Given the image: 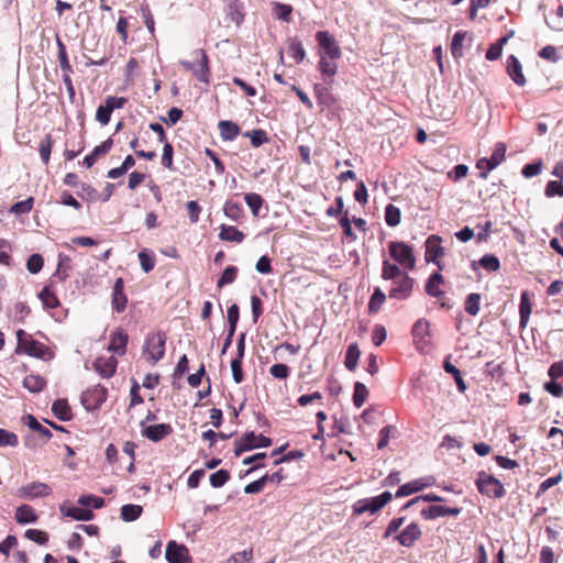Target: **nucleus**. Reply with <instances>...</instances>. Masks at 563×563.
<instances>
[{
	"label": "nucleus",
	"mask_w": 563,
	"mask_h": 563,
	"mask_svg": "<svg viewBox=\"0 0 563 563\" xmlns=\"http://www.w3.org/2000/svg\"><path fill=\"white\" fill-rule=\"evenodd\" d=\"M40 299L43 305L47 309H54L59 306V300L56 295L49 289V287H44L38 294Z\"/></svg>",
	"instance_id": "obj_37"
},
{
	"label": "nucleus",
	"mask_w": 563,
	"mask_h": 563,
	"mask_svg": "<svg viewBox=\"0 0 563 563\" xmlns=\"http://www.w3.org/2000/svg\"><path fill=\"white\" fill-rule=\"evenodd\" d=\"M386 300V295L380 288H375L374 292L368 302V311L371 313H376L380 310L383 303Z\"/></svg>",
	"instance_id": "obj_35"
},
{
	"label": "nucleus",
	"mask_w": 563,
	"mask_h": 563,
	"mask_svg": "<svg viewBox=\"0 0 563 563\" xmlns=\"http://www.w3.org/2000/svg\"><path fill=\"white\" fill-rule=\"evenodd\" d=\"M481 296L478 294H470L465 300V311L471 316H476L479 311Z\"/></svg>",
	"instance_id": "obj_47"
},
{
	"label": "nucleus",
	"mask_w": 563,
	"mask_h": 563,
	"mask_svg": "<svg viewBox=\"0 0 563 563\" xmlns=\"http://www.w3.org/2000/svg\"><path fill=\"white\" fill-rule=\"evenodd\" d=\"M405 274H406V272H402L399 268V266H397L396 264H391L387 260L383 262L382 278L384 280H393V282H395V280H397L398 278H400Z\"/></svg>",
	"instance_id": "obj_27"
},
{
	"label": "nucleus",
	"mask_w": 563,
	"mask_h": 563,
	"mask_svg": "<svg viewBox=\"0 0 563 563\" xmlns=\"http://www.w3.org/2000/svg\"><path fill=\"white\" fill-rule=\"evenodd\" d=\"M60 511L63 515L80 521H88L93 518V512L91 510L80 507L65 508L62 506Z\"/></svg>",
	"instance_id": "obj_23"
},
{
	"label": "nucleus",
	"mask_w": 563,
	"mask_h": 563,
	"mask_svg": "<svg viewBox=\"0 0 563 563\" xmlns=\"http://www.w3.org/2000/svg\"><path fill=\"white\" fill-rule=\"evenodd\" d=\"M129 336L123 331H117L111 334V340L109 344V351L118 353L120 355L125 353V347L128 344Z\"/></svg>",
	"instance_id": "obj_20"
},
{
	"label": "nucleus",
	"mask_w": 563,
	"mask_h": 563,
	"mask_svg": "<svg viewBox=\"0 0 563 563\" xmlns=\"http://www.w3.org/2000/svg\"><path fill=\"white\" fill-rule=\"evenodd\" d=\"M195 59L192 62L189 60H180L179 64L187 70H190L192 75L201 82L209 85L210 82V68H209V59L203 49H196L192 53Z\"/></svg>",
	"instance_id": "obj_1"
},
{
	"label": "nucleus",
	"mask_w": 563,
	"mask_h": 563,
	"mask_svg": "<svg viewBox=\"0 0 563 563\" xmlns=\"http://www.w3.org/2000/svg\"><path fill=\"white\" fill-rule=\"evenodd\" d=\"M107 388L101 385H97L87 391L86 397L93 400L95 408H99L107 400Z\"/></svg>",
	"instance_id": "obj_34"
},
{
	"label": "nucleus",
	"mask_w": 563,
	"mask_h": 563,
	"mask_svg": "<svg viewBox=\"0 0 563 563\" xmlns=\"http://www.w3.org/2000/svg\"><path fill=\"white\" fill-rule=\"evenodd\" d=\"M223 212L228 218L236 221L242 214V207L238 202L227 201L223 206Z\"/></svg>",
	"instance_id": "obj_48"
},
{
	"label": "nucleus",
	"mask_w": 563,
	"mask_h": 563,
	"mask_svg": "<svg viewBox=\"0 0 563 563\" xmlns=\"http://www.w3.org/2000/svg\"><path fill=\"white\" fill-rule=\"evenodd\" d=\"M165 556L168 563H185L189 560L188 549L176 541L167 543Z\"/></svg>",
	"instance_id": "obj_11"
},
{
	"label": "nucleus",
	"mask_w": 563,
	"mask_h": 563,
	"mask_svg": "<svg viewBox=\"0 0 563 563\" xmlns=\"http://www.w3.org/2000/svg\"><path fill=\"white\" fill-rule=\"evenodd\" d=\"M443 367L446 373L453 375L459 391L464 393L466 390V384L461 375V372L449 361L444 362Z\"/></svg>",
	"instance_id": "obj_40"
},
{
	"label": "nucleus",
	"mask_w": 563,
	"mask_h": 563,
	"mask_svg": "<svg viewBox=\"0 0 563 563\" xmlns=\"http://www.w3.org/2000/svg\"><path fill=\"white\" fill-rule=\"evenodd\" d=\"M545 196L547 197H554L560 196L563 197V184L562 181H555L551 180L547 184L545 187Z\"/></svg>",
	"instance_id": "obj_63"
},
{
	"label": "nucleus",
	"mask_w": 563,
	"mask_h": 563,
	"mask_svg": "<svg viewBox=\"0 0 563 563\" xmlns=\"http://www.w3.org/2000/svg\"><path fill=\"white\" fill-rule=\"evenodd\" d=\"M38 151L43 163L47 164L49 162V156L52 152V137L49 134H47L45 139L41 141Z\"/></svg>",
	"instance_id": "obj_56"
},
{
	"label": "nucleus",
	"mask_w": 563,
	"mask_h": 563,
	"mask_svg": "<svg viewBox=\"0 0 563 563\" xmlns=\"http://www.w3.org/2000/svg\"><path fill=\"white\" fill-rule=\"evenodd\" d=\"M476 485L483 495L490 498H501L506 493L500 481L485 472L478 474Z\"/></svg>",
	"instance_id": "obj_6"
},
{
	"label": "nucleus",
	"mask_w": 563,
	"mask_h": 563,
	"mask_svg": "<svg viewBox=\"0 0 563 563\" xmlns=\"http://www.w3.org/2000/svg\"><path fill=\"white\" fill-rule=\"evenodd\" d=\"M426 256L427 261L435 262L437 257L443 255V247L441 246V238L431 235L426 241Z\"/></svg>",
	"instance_id": "obj_19"
},
{
	"label": "nucleus",
	"mask_w": 563,
	"mask_h": 563,
	"mask_svg": "<svg viewBox=\"0 0 563 563\" xmlns=\"http://www.w3.org/2000/svg\"><path fill=\"white\" fill-rule=\"evenodd\" d=\"M19 496L24 499L46 497L52 494V488L42 482H32L23 485L18 490Z\"/></svg>",
	"instance_id": "obj_10"
},
{
	"label": "nucleus",
	"mask_w": 563,
	"mask_h": 563,
	"mask_svg": "<svg viewBox=\"0 0 563 563\" xmlns=\"http://www.w3.org/2000/svg\"><path fill=\"white\" fill-rule=\"evenodd\" d=\"M245 137H250L253 147H258L268 142V137L265 131L254 130L252 132H245Z\"/></svg>",
	"instance_id": "obj_46"
},
{
	"label": "nucleus",
	"mask_w": 563,
	"mask_h": 563,
	"mask_svg": "<svg viewBox=\"0 0 563 563\" xmlns=\"http://www.w3.org/2000/svg\"><path fill=\"white\" fill-rule=\"evenodd\" d=\"M443 283V277L440 273H433L426 284V292L431 297H439L443 294L440 285Z\"/></svg>",
	"instance_id": "obj_28"
},
{
	"label": "nucleus",
	"mask_w": 563,
	"mask_h": 563,
	"mask_svg": "<svg viewBox=\"0 0 563 563\" xmlns=\"http://www.w3.org/2000/svg\"><path fill=\"white\" fill-rule=\"evenodd\" d=\"M430 483H423L422 481H413L410 483H406L397 489L395 496L396 498L409 496L413 493L420 492L424 487H428Z\"/></svg>",
	"instance_id": "obj_25"
},
{
	"label": "nucleus",
	"mask_w": 563,
	"mask_h": 563,
	"mask_svg": "<svg viewBox=\"0 0 563 563\" xmlns=\"http://www.w3.org/2000/svg\"><path fill=\"white\" fill-rule=\"evenodd\" d=\"M415 279L411 278L407 273L397 280L393 282V287L389 290V298L405 300L410 297Z\"/></svg>",
	"instance_id": "obj_9"
},
{
	"label": "nucleus",
	"mask_w": 563,
	"mask_h": 563,
	"mask_svg": "<svg viewBox=\"0 0 563 563\" xmlns=\"http://www.w3.org/2000/svg\"><path fill=\"white\" fill-rule=\"evenodd\" d=\"M166 336L162 332L147 335L143 346V353H147L153 364L157 363L165 354Z\"/></svg>",
	"instance_id": "obj_7"
},
{
	"label": "nucleus",
	"mask_w": 563,
	"mask_h": 563,
	"mask_svg": "<svg viewBox=\"0 0 563 563\" xmlns=\"http://www.w3.org/2000/svg\"><path fill=\"white\" fill-rule=\"evenodd\" d=\"M230 479V473L227 470H219L210 475V484L214 488L222 487Z\"/></svg>",
	"instance_id": "obj_52"
},
{
	"label": "nucleus",
	"mask_w": 563,
	"mask_h": 563,
	"mask_svg": "<svg viewBox=\"0 0 563 563\" xmlns=\"http://www.w3.org/2000/svg\"><path fill=\"white\" fill-rule=\"evenodd\" d=\"M269 374L278 379H286L289 376V367L286 364H274L269 367Z\"/></svg>",
	"instance_id": "obj_61"
},
{
	"label": "nucleus",
	"mask_w": 563,
	"mask_h": 563,
	"mask_svg": "<svg viewBox=\"0 0 563 563\" xmlns=\"http://www.w3.org/2000/svg\"><path fill=\"white\" fill-rule=\"evenodd\" d=\"M288 53L297 63H301L306 57V51L297 38H291L289 41Z\"/></svg>",
	"instance_id": "obj_36"
},
{
	"label": "nucleus",
	"mask_w": 563,
	"mask_h": 563,
	"mask_svg": "<svg viewBox=\"0 0 563 563\" xmlns=\"http://www.w3.org/2000/svg\"><path fill=\"white\" fill-rule=\"evenodd\" d=\"M45 385V379L40 375H27L23 379V386L31 393H40Z\"/></svg>",
	"instance_id": "obj_31"
},
{
	"label": "nucleus",
	"mask_w": 563,
	"mask_h": 563,
	"mask_svg": "<svg viewBox=\"0 0 563 563\" xmlns=\"http://www.w3.org/2000/svg\"><path fill=\"white\" fill-rule=\"evenodd\" d=\"M219 131L222 140L224 141H233L236 139V136L240 134V128L236 123L232 121H220L219 124Z\"/></svg>",
	"instance_id": "obj_22"
},
{
	"label": "nucleus",
	"mask_w": 563,
	"mask_h": 563,
	"mask_svg": "<svg viewBox=\"0 0 563 563\" xmlns=\"http://www.w3.org/2000/svg\"><path fill=\"white\" fill-rule=\"evenodd\" d=\"M273 12L276 15L277 19L289 22L290 21V14L292 12V8L289 4L285 3H275L273 8Z\"/></svg>",
	"instance_id": "obj_50"
},
{
	"label": "nucleus",
	"mask_w": 563,
	"mask_h": 563,
	"mask_svg": "<svg viewBox=\"0 0 563 563\" xmlns=\"http://www.w3.org/2000/svg\"><path fill=\"white\" fill-rule=\"evenodd\" d=\"M507 73L518 86L526 85V78L522 74V66L519 59L514 55H510L507 59Z\"/></svg>",
	"instance_id": "obj_17"
},
{
	"label": "nucleus",
	"mask_w": 563,
	"mask_h": 563,
	"mask_svg": "<svg viewBox=\"0 0 563 563\" xmlns=\"http://www.w3.org/2000/svg\"><path fill=\"white\" fill-rule=\"evenodd\" d=\"M244 200L249 208L252 210L254 217L258 216V211L263 205V198L258 194H245Z\"/></svg>",
	"instance_id": "obj_44"
},
{
	"label": "nucleus",
	"mask_w": 563,
	"mask_h": 563,
	"mask_svg": "<svg viewBox=\"0 0 563 563\" xmlns=\"http://www.w3.org/2000/svg\"><path fill=\"white\" fill-rule=\"evenodd\" d=\"M26 424L29 426L30 429L38 432L42 437H44L45 439H51L53 437V433L49 429H47L46 427L42 426L34 416L32 415H27L26 416Z\"/></svg>",
	"instance_id": "obj_43"
},
{
	"label": "nucleus",
	"mask_w": 563,
	"mask_h": 563,
	"mask_svg": "<svg viewBox=\"0 0 563 563\" xmlns=\"http://www.w3.org/2000/svg\"><path fill=\"white\" fill-rule=\"evenodd\" d=\"M253 550L247 549L236 552L230 556L228 563H252Z\"/></svg>",
	"instance_id": "obj_57"
},
{
	"label": "nucleus",
	"mask_w": 563,
	"mask_h": 563,
	"mask_svg": "<svg viewBox=\"0 0 563 563\" xmlns=\"http://www.w3.org/2000/svg\"><path fill=\"white\" fill-rule=\"evenodd\" d=\"M505 155L506 145L504 143H497L494 147L490 157H488V159L490 161L489 168H496L498 165H500L505 159Z\"/></svg>",
	"instance_id": "obj_42"
},
{
	"label": "nucleus",
	"mask_w": 563,
	"mask_h": 563,
	"mask_svg": "<svg viewBox=\"0 0 563 563\" xmlns=\"http://www.w3.org/2000/svg\"><path fill=\"white\" fill-rule=\"evenodd\" d=\"M126 297L123 292V279L118 278L113 286L112 307L117 312H122L126 307Z\"/></svg>",
	"instance_id": "obj_18"
},
{
	"label": "nucleus",
	"mask_w": 563,
	"mask_h": 563,
	"mask_svg": "<svg viewBox=\"0 0 563 563\" xmlns=\"http://www.w3.org/2000/svg\"><path fill=\"white\" fill-rule=\"evenodd\" d=\"M420 501H426V503H440V501H443V498L439 495H435L434 493H429V494H426V495H421V496H418V497H415L412 499H410L405 506L402 509H408L410 508L411 506L420 503Z\"/></svg>",
	"instance_id": "obj_51"
},
{
	"label": "nucleus",
	"mask_w": 563,
	"mask_h": 563,
	"mask_svg": "<svg viewBox=\"0 0 563 563\" xmlns=\"http://www.w3.org/2000/svg\"><path fill=\"white\" fill-rule=\"evenodd\" d=\"M18 437L15 433L4 429H0V448L1 446H16Z\"/></svg>",
	"instance_id": "obj_59"
},
{
	"label": "nucleus",
	"mask_w": 563,
	"mask_h": 563,
	"mask_svg": "<svg viewBox=\"0 0 563 563\" xmlns=\"http://www.w3.org/2000/svg\"><path fill=\"white\" fill-rule=\"evenodd\" d=\"M78 504L82 507L92 506L95 509H99L103 506L104 500L101 497H97L93 495H82L78 499Z\"/></svg>",
	"instance_id": "obj_54"
},
{
	"label": "nucleus",
	"mask_w": 563,
	"mask_h": 563,
	"mask_svg": "<svg viewBox=\"0 0 563 563\" xmlns=\"http://www.w3.org/2000/svg\"><path fill=\"white\" fill-rule=\"evenodd\" d=\"M532 305L528 298V294L525 291L521 295L519 313H520V327L525 328L529 321L531 314Z\"/></svg>",
	"instance_id": "obj_30"
},
{
	"label": "nucleus",
	"mask_w": 563,
	"mask_h": 563,
	"mask_svg": "<svg viewBox=\"0 0 563 563\" xmlns=\"http://www.w3.org/2000/svg\"><path fill=\"white\" fill-rule=\"evenodd\" d=\"M316 41L319 46V56H328L330 59H340L342 52L335 37L328 31H318Z\"/></svg>",
	"instance_id": "obj_4"
},
{
	"label": "nucleus",
	"mask_w": 563,
	"mask_h": 563,
	"mask_svg": "<svg viewBox=\"0 0 563 563\" xmlns=\"http://www.w3.org/2000/svg\"><path fill=\"white\" fill-rule=\"evenodd\" d=\"M430 324L426 319H419L412 327V335L415 339L423 340L429 335Z\"/></svg>",
	"instance_id": "obj_45"
},
{
	"label": "nucleus",
	"mask_w": 563,
	"mask_h": 563,
	"mask_svg": "<svg viewBox=\"0 0 563 563\" xmlns=\"http://www.w3.org/2000/svg\"><path fill=\"white\" fill-rule=\"evenodd\" d=\"M231 371L233 379L236 384L243 382V371H242V358L235 357L231 361Z\"/></svg>",
	"instance_id": "obj_62"
},
{
	"label": "nucleus",
	"mask_w": 563,
	"mask_h": 563,
	"mask_svg": "<svg viewBox=\"0 0 563 563\" xmlns=\"http://www.w3.org/2000/svg\"><path fill=\"white\" fill-rule=\"evenodd\" d=\"M143 508L140 505L126 504L121 507V518L123 521L131 522L142 515Z\"/></svg>",
	"instance_id": "obj_33"
},
{
	"label": "nucleus",
	"mask_w": 563,
	"mask_h": 563,
	"mask_svg": "<svg viewBox=\"0 0 563 563\" xmlns=\"http://www.w3.org/2000/svg\"><path fill=\"white\" fill-rule=\"evenodd\" d=\"M43 263V257L40 254H32L26 262V268L31 274H37L42 269Z\"/></svg>",
	"instance_id": "obj_58"
},
{
	"label": "nucleus",
	"mask_w": 563,
	"mask_h": 563,
	"mask_svg": "<svg viewBox=\"0 0 563 563\" xmlns=\"http://www.w3.org/2000/svg\"><path fill=\"white\" fill-rule=\"evenodd\" d=\"M421 529L416 522L408 525L395 539L406 548H410L421 538Z\"/></svg>",
	"instance_id": "obj_12"
},
{
	"label": "nucleus",
	"mask_w": 563,
	"mask_h": 563,
	"mask_svg": "<svg viewBox=\"0 0 563 563\" xmlns=\"http://www.w3.org/2000/svg\"><path fill=\"white\" fill-rule=\"evenodd\" d=\"M368 395V390L363 383L356 382L354 384L353 404L355 407L361 408Z\"/></svg>",
	"instance_id": "obj_39"
},
{
	"label": "nucleus",
	"mask_w": 563,
	"mask_h": 563,
	"mask_svg": "<svg viewBox=\"0 0 563 563\" xmlns=\"http://www.w3.org/2000/svg\"><path fill=\"white\" fill-rule=\"evenodd\" d=\"M118 366V361L114 356L109 357H99L95 362V368L96 371L103 377L109 378L111 377Z\"/></svg>",
	"instance_id": "obj_16"
},
{
	"label": "nucleus",
	"mask_w": 563,
	"mask_h": 563,
	"mask_svg": "<svg viewBox=\"0 0 563 563\" xmlns=\"http://www.w3.org/2000/svg\"><path fill=\"white\" fill-rule=\"evenodd\" d=\"M33 202H34V200L32 197H30L25 200L19 201L11 207V212L16 213V214L29 213L33 208Z\"/></svg>",
	"instance_id": "obj_60"
},
{
	"label": "nucleus",
	"mask_w": 563,
	"mask_h": 563,
	"mask_svg": "<svg viewBox=\"0 0 563 563\" xmlns=\"http://www.w3.org/2000/svg\"><path fill=\"white\" fill-rule=\"evenodd\" d=\"M390 256L406 269H413L416 260L412 249L404 242H390L388 245Z\"/></svg>",
	"instance_id": "obj_5"
},
{
	"label": "nucleus",
	"mask_w": 563,
	"mask_h": 563,
	"mask_svg": "<svg viewBox=\"0 0 563 563\" xmlns=\"http://www.w3.org/2000/svg\"><path fill=\"white\" fill-rule=\"evenodd\" d=\"M24 536L37 544H45L48 541V534L37 529H27Z\"/></svg>",
	"instance_id": "obj_55"
},
{
	"label": "nucleus",
	"mask_w": 563,
	"mask_h": 563,
	"mask_svg": "<svg viewBox=\"0 0 563 563\" xmlns=\"http://www.w3.org/2000/svg\"><path fill=\"white\" fill-rule=\"evenodd\" d=\"M15 519L21 525L33 523L37 520L34 509L29 505H21L16 508Z\"/></svg>",
	"instance_id": "obj_24"
},
{
	"label": "nucleus",
	"mask_w": 563,
	"mask_h": 563,
	"mask_svg": "<svg viewBox=\"0 0 563 563\" xmlns=\"http://www.w3.org/2000/svg\"><path fill=\"white\" fill-rule=\"evenodd\" d=\"M272 445V440L263 434L255 432H246L240 440L235 442L234 454L241 455L243 452L251 451L257 448H268Z\"/></svg>",
	"instance_id": "obj_3"
},
{
	"label": "nucleus",
	"mask_w": 563,
	"mask_h": 563,
	"mask_svg": "<svg viewBox=\"0 0 563 563\" xmlns=\"http://www.w3.org/2000/svg\"><path fill=\"white\" fill-rule=\"evenodd\" d=\"M479 264L483 268L489 272H497L500 268V262L497 256L493 254H486L479 260Z\"/></svg>",
	"instance_id": "obj_49"
},
{
	"label": "nucleus",
	"mask_w": 563,
	"mask_h": 563,
	"mask_svg": "<svg viewBox=\"0 0 563 563\" xmlns=\"http://www.w3.org/2000/svg\"><path fill=\"white\" fill-rule=\"evenodd\" d=\"M393 498L390 492H384L383 494L369 497L362 498L354 503L353 505V514L360 516L366 511L371 514H376L385 505H387Z\"/></svg>",
	"instance_id": "obj_2"
},
{
	"label": "nucleus",
	"mask_w": 563,
	"mask_h": 563,
	"mask_svg": "<svg viewBox=\"0 0 563 563\" xmlns=\"http://www.w3.org/2000/svg\"><path fill=\"white\" fill-rule=\"evenodd\" d=\"M112 145V139H108L100 145L96 146L93 151L85 157L84 163L86 164V166L88 168L91 167L99 156L107 154L111 150Z\"/></svg>",
	"instance_id": "obj_21"
},
{
	"label": "nucleus",
	"mask_w": 563,
	"mask_h": 563,
	"mask_svg": "<svg viewBox=\"0 0 563 563\" xmlns=\"http://www.w3.org/2000/svg\"><path fill=\"white\" fill-rule=\"evenodd\" d=\"M360 354L361 352L356 343L349 345L344 361V365L349 371H354L356 368Z\"/></svg>",
	"instance_id": "obj_32"
},
{
	"label": "nucleus",
	"mask_w": 563,
	"mask_h": 563,
	"mask_svg": "<svg viewBox=\"0 0 563 563\" xmlns=\"http://www.w3.org/2000/svg\"><path fill=\"white\" fill-rule=\"evenodd\" d=\"M173 432V428L168 423H158L153 426L144 427L142 435L153 442H158L169 435Z\"/></svg>",
	"instance_id": "obj_13"
},
{
	"label": "nucleus",
	"mask_w": 563,
	"mask_h": 563,
	"mask_svg": "<svg viewBox=\"0 0 563 563\" xmlns=\"http://www.w3.org/2000/svg\"><path fill=\"white\" fill-rule=\"evenodd\" d=\"M549 439H551L552 446L554 448H562L563 446V431L559 428H551L548 434Z\"/></svg>",
	"instance_id": "obj_64"
},
{
	"label": "nucleus",
	"mask_w": 563,
	"mask_h": 563,
	"mask_svg": "<svg viewBox=\"0 0 563 563\" xmlns=\"http://www.w3.org/2000/svg\"><path fill=\"white\" fill-rule=\"evenodd\" d=\"M401 213L399 208L394 205H387L385 208V221L389 227H396L400 223Z\"/></svg>",
	"instance_id": "obj_41"
},
{
	"label": "nucleus",
	"mask_w": 563,
	"mask_h": 563,
	"mask_svg": "<svg viewBox=\"0 0 563 563\" xmlns=\"http://www.w3.org/2000/svg\"><path fill=\"white\" fill-rule=\"evenodd\" d=\"M338 59H330L328 56H320L319 60V70L323 76V79L327 85H331L333 82V78L338 73Z\"/></svg>",
	"instance_id": "obj_15"
},
{
	"label": "nucleus",
	"mask_w": 563,
	"mask_h": 563,
	"mask_svg": "<svg viewBox=\"0 0 563 563\" xmlns=\"http://www.w3.org/2000/svg\"><path fill=\"white\" fill-rule=\"evenodd\" d=\"M236 275L238 268L235 266H228L219 278L217 286L222 288L224 285L233 283L236 278Z\"/></svg>",
	"instance_id": "obj_53"
},
{
	"label": "nucleus",
	"mask_w": 563,
	"mask_h": 563,
	"mask_svg": "<svg viewBox=\"0 0 563 563\" xmlns=\"http://www.w3.org/2000/svg\"><path fill=\"white\" fill-rule=\"evenodd\" d=\"M19 347L23 349V351L34 357L38 358H49L52 356V352L43 343L35 340H24L26 333L23 330H19L16 332Z\"/></svg>",
	"instance_id": "obj_8"
},
{
	"label": "nucleus",
	"mask_w": 563,
	"mask_h": 563,
	"mask_svg": "<svg viewBox=\"0 0 563 563\" xmlns=\"http://www.w3.org/2000/svg\"><path fill=\"white\" fill-rule=\"evenodd\" d=\"M52 411L55 417L62 421H67L70 419V408L66 399H57L54 401L52 406Z\"/></svg>",
	"instance_id": "obj_29"
},
{
	"label": "nucleus",
	"mask_w": 563,
	"mask_h": 563,
	"mask_svg": "<svg viewBox=\"0 0 563 563\" xmlns=\"http://www.w3.org/2000/svg\"><path fill=\"white\" fill-rule=\"evenodd\" d=\"M466 37V32L459 31L453 35L451 43V53L455 58L463 56V42Z\"/></svg>",
	"instance_id": "obj_38"
},
{
	"label": "nucleus",
	"mask_w": 563,
	"mask_h": 563,
	"mask_svg": "<svg viewBox=\"0 0 563 563\" xmlns=\"http://www.w3.org/2000/svg\"><path fill=\"white\" fill-rule=\"evenodd\" d=\"M220 229L219 238L222 241L241 243L244 240L243 232L238 230L235 227L222 224Z\"/></svg>",
	"instance_id": "obj_26"
},
{
	"label": "nucleus",
	"mask_w": 563,
	"mask_h": 563,
	"mask_svg": "<svg viewBox=\"0 0 563 563\" xmlns=\"http://www.w3.org/2000/svg\"><path fill=\"white\" fill-rule=\"evenodd\" d=\"M461 514V509L457 507H444V506H429L421 510V516L426 520H433L444 516H457Z\"/></svg>",
	"instance_id": "obj_14"
}]
</instances>
